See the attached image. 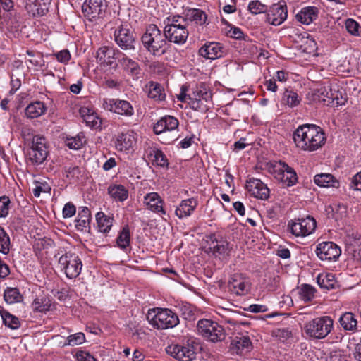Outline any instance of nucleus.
Segmentation results:
<instances>
[{
    "instance_id": "8fccbe9b",
    "label": "nucleus",
    "mask_w": 361,
    "mask_h": 361,
    "mask_svg": "<svg viewBox=\"0 0 361 361\" xmlns=\"http://www.w3.org/2000/svg\"><path fill=\"white\" fill-rule=\"evenodd\" d=\"M84 135L78 134L75 137H67L66 140V145L71 149H79L85 143Z\"/></svg>"
},
{
    "instance_id": "6e6552de",
    "label": "nucleus",
    "mask_w": 361,
    "mask_h": 361,
    "mask_svg": "<svg viewBox=\"0 0 361 361\" xmlns=\"http://www.w3.org/2000/svg\"><path fill=\"white\" fill-rule=\"evenodd\" d=\"M190 106L195 111L204 112L209 109L202 101L208 102L212 99V93L204 83H200L192 89L188 94Z\"/></svg>"
},
{
    "instance_id": "f704fd0d",
    "label": "nucleus",
    "mask_w": 361,
    "mask_h": 361,
    "mask_svg": "<svg viewBox=\"0 0 361 361\" xmlns=\"http://www.w3.org/2000/svg\"><path fill=\"white\" fill-rule=\"evenodd\" d=\"M47 107L42 102L36 101L30 103L25 110V115L29 118H36L43 115Z\"/></svg>"
},
{
    "instance_id": "cd10ccee",
    "label": "nucleus",
    "mask_w": 361,
    "mask_h": 361,
    "mask_svg": "<svg viewBox=\"0 0 361 361\" xmlns=\"http://www.w3.org/2000/svg\"><path fill=\"white\" fill-rule=\"evenodd\" d=\"M338 322L344 331L352 333H355L358 331L357 318L351 312L343 313L338 319Z\"/></svg>"
},
{
    "instance_id": "6e6d98bb",
    "label": "nucleus",
    "mask_w": 361,
    "mask_h": 361,
    "mask_svg": "<svg viewBox=\"0 0 361 361\" xmlns=\"http://www.w3.org/2000/svg\"><path fill=\"white\" fill-rule=\"evenodd\" d=\"M345 25L347 31L351 35H357L359 34L360 25L353 19H347Z\"/></svg>"
},
{
    "instance_id": "f257e3e1",
    "label": "nucleus",
    "mask_w": 361,
    "mask_h": 361,
    "mask_svg": "<svg viewBox=\"0 0 361 361\" xmlns=\"http://www.w3.org/2000/svg\"><path fill=\"white\" fill-rule=\"evenodd\" d=\"M293 139L298 148L307 152L316 151L326 142L323 130L314 124L300 126L294 131Z\"/></svg>"
},
{
    "instance_id": "37998d69",
    "label": "nucleus",
    "mask_w": 361,
    "mask_h": 361,
    "mask_svg": "<svg viewBox=\"0 0 361 361\" xmlns=\"http://www.w3.org/2000/svg\"><path fill=\"white\" fill-rule=\"evenodd\" d=\"M346 100L345 94L340 92L337 87H334L332 93L330 94V99H328V105L342 106L345 104Z\"/></svg>"
},
{
    "instance_id": "72a5a7b5",
    "label": "nucleus",
    "mask_w": 361,
    "mask_h": 361,
    "mask_svg": "<svg viewBox=\"0 0 361 361\" xmlns=\"http://www.w3.org/2000/svg\"><path fill=\"white\" fill-rule=\"evenodd\" d=\"M90 211L86 207H80L75 219V228L77 230L82 231L89 227L90 221Z\"/></svg>"
},
{
    "instance_id": "052dcab7",
    "label": "nucleus",
    "mask_w": 361,
    "mask_h": 361,
    "mask_svg": "<svg viewBox=\"0 0 361 361\" xmlns=\"http://www.w3.org/2000/svg\"><path fill=\"white\" fill-rule=\"evenodd\" d=\"M184 19V16L181 17L180 16H173L170 18H167V23L165 26H175V25H187V23L183 21Z\"/></svg>"
},
{
    "instance_id": "5701e85b",
    "label": "nucleus",
    "mask_w": 361,
    "mask_h": 361,
    "mask_svg": "<svg viewBox=\"0 0 361 361\" xmlns=\"http://www.w3.org/2000/svg\"><path fill=\"white\" fill-rule=\"evenodd\" d=\"M106 103L109 106V110L116 114L125 116H131L134 114L132 105L126 100L109 99V103Z\"/></svg>"
},
{
    "instance_id": "1a4fd4ad",
    "label": "nucleus",
    "mask_w": 361,
    "mask_h": 361,
    "mask_svg": "<svg viewBox=\"0 0 361 361\" xmlns=\"http://www.w3.org/2000/svg\"><path fill=\"white\" fill-rule=\"evenodd\" d=\"M48 154L46 139L41 135H35L32 146L27 149V157L32 164L44 162Z\"/></svg>"
},
{
    "instance_id": "a211bd4d",
    "label": "nucleus",
    "mask_w": 361,
    "mask_h": 361,
    "mask_svg": "<svg viewBox=\"0 0 361 361\" xmlns=\"http://www.w3.org/2000/svg\"><path fill=\"white\" fill-rule=\"evenodd\" d=\"M280 169L276 178L282 183L284 187L294 185L298 181L297 173L295 170L283 161H279Z\"/></svg>"
},
{
    "instance_id": "aec40b11",
    "label": "nucleus",
    "mask_w": 361,
    "mask_h": 361,
    "mask_svg": "<svg viewBox=\"0 0 361 361\" xmlns=\"http://www.w3.org/2000/svg\"><path fill=\"white\" fill-rule=\"evenodd\" d=\"M200 56L210 60H214L224 55L223 46L216 42H207L202 46L198 51Z\"/></svg>"
},
{
    "instance_id": "2eb2a0df",
    "label": "nucleus",
    "mask_w": 361,
    "mask_h": 361,
    "mask_svg": "<svg viewBox=\"0 0 361 361\" xmlns=\"http://www.w3.org/2000/svg\"><path fill=\"white\" fill-rule=\"evenodd\" d=\"M106 8L104 0H85L82 6V11L85 16L92 20L101 17Z\"/></svg>"
},
{
    "instance_id": "bf43d9fd",
    "label": "nucleus",
    "mask_w": 361,
    "mask_h": 361,
    "mask_svg": "<svg viewBox=\"0 0 361 361\" xmlns=\"http://www.w3.org/2000/svg\"><path fill=\"white\" fill-rule=\"evenodd\" d=\"M75 357L78 361H97V359L87 351H78L75 355Z\"/></svg>"
},
{
    "instance_id": "bb28decb",
    "label": "nucleus",
    "mask_w": 361,
    "mask_h": 361,
    "mask_svg": "<svg viewBox=\"0 0 361 361\" xmlns=\"http://www.w3.org/2000/svg\"><path fill=\"white\" fill-rule=\"evenodd\" d=\"M135 133L128 130L120 133L116 141V147L119 151H126L132 148L136 142Z\"/></svg>"
},
{
    "instance_id": "9b49d317",
    "label": "nucleus",
    "mask_w": 361,
    "mask_h": 361,
    "mask_svg": "<svg viewBox=\"0 0 361 361\" xmlns=\"http://www.w3.org/2000/svg\"><path fill=\"white\" fill-rule=\"evenodd\" d=\"M114 39L116 44L124 51L135 50L136 37L130 29L123 25L118 26L114 32Z\"/></svg>"
},
{
    "instance_id": "f3484780",
    "label": "nucleus",
    "mask_w": 361,
    "mask_h": 361,
    "mask_svg": "<svg viewBox=\"0 0 361 361\" xmlns=\"http://www.w3.org/2000/svg\"><path fill=\"white\" fill-rule=\"evenodd\" d=\"M228 290L237 295H245L250 290V284L241 274H233L228 283Z\"/></svg>"
},
{
    "instance_id": "4d7b16f0",
    "label": "nucleus",
    "mask_w": 361,
    "mask_h": 361,
    "mask_svg": "<svg viewBox=\"0 0 361 361\" xmlns=\"http://www.w3.org/2000/svg\"><path fill=\"white\" fill-rule=\"evenodd\" d=\"M10 200L6 196L0 197V217H6L8 214Z\"/></svg>"
},
{
    "instance_id": "c756f323",
    "label": "nucleus",
    "mask_w": 361,
    "mask_h": 361,
    "mask_svg": "<svg viewBox=\"0 0 361 361\" xmlns=\"http://www.w3.org/2000/svg\"><path fill=\"white\" fill-rule=\"evenodd\" d=\"M318 17V9L314 6H308L303 8L296 16L295 18L298 21L310 25Z\"/></svg>"
},
{
    "instance_id": "4be33fe9",
    "label": "nucleus",
    "mask_w": 361,
    "mask_h": 361,
    "mask_svg": "<svg viewBox=\"0 0 361 361\" xmlns=\"http://www.w3.org/2000/svg\"><path fill=\"white\" fill-rule=\"evenodd\" d=\"M287 7L286 4H274L267 14V20L274 25H279L287 18Z\"/></svg>"
},
{
    "instance_id": "79ce46f5",
    "label": "nucleus",
    "mask_w": 361,
    "mask_h": 361,
    "mask_svg": "<svg viewBox=\"0 0 361 361\" xmlns=\"http://www.w3.org/2000/svg\"><path fill=\"white\" fill-rule=\"evenodd\" d=\"M51 306L50 300L47 297L37 298L32 304L33 310L37 312L49 311Z\"/></svg>"
},
{
    "instance_id": "338daca9",
    "label": "nucleus",
    "mask_w": 361,
    "mask_h": 361,
    "mask_svg": "<svg viewBox=\"0 0 361 361\" xmlns=\"http://www.w3.org/2000/svg\"><path fill=\"white\" fill-rule=\"evenodd\" d=\"M66 173L68 178H78L80 173V169L78 166H71L67 169Z\"/></svg>"
},
{
    "instance_id": "f03ea898",
    "label": "nucleus",
    "mask_w": 361,
    "mask_h": 361,
    "mask_svg": "<svg viewBox=\"0 0 361 361\" xmlns=\"http://www.w3.org/2000/svg\"><path fill=\"white\" fill-rule=\"evenodd\" d=\"M142 44L153 56L165 54L170 47L164 32H161L155 24L149 25L141 37Z\"/></svg>"
},
{
    "instance_id": "7ed1b4c3",
    "label": "nucleus",
    "mask_w": 361,
    "mask_h": 361,
    "mask_svg": "<svg viewBox=\"0 0 361 361\" xmlns=\"http://www.w3.org/2000/svg\"><path fill=\"white\" fill-rule=\"evenodd\" d=\"M334 329V319L330 316L314 318L304 324L303 331L312 340L325 338Z\"/></svg>"
},
{
    "instance_id": "5fc2aeb1",
    "label": "nucleus",
    "mask_w": 361,
    "mask_h": 361,
    "mask_svg": "<svg viewBox=\"0 0 361 361\" xmlns=\"http://www.w3.org/2000/svg\"><path fill=\"white\" fill-rule=\"evenodd\" d=\"M248 9L252 14L262 13L266 11L267 6L259 1H252L249 3Z\"/></svg>"
},
{
    "instance_id": "774afa93",
    "label": "nucleus",
    "mask_w": 361,
    "mask_h": 361,
    "mask_svg": "<svg viewBox=\"0 0 361 361\" xmlns=\"http://www.w3.org/2000/svg\"><path fill=\"white\" fill-rule=\"evenodd\" d=\"M10 274L8 266L0 259V279L6 278Z\"/></svg>"
},
{
    "instance_id": "a18cd8bd",
    "label": "nucleus",
    "mask_w": 361,
    "mask_h": 361,
    "mask_svg": "<svg viewBox=\"0 0 361 361\" xmlns=\"http://www.w3.org/2000/svg\"><path fill=\"white\" fill-rule=\"evenodd\" d=\"M51 0H35L34 4L35 10L33 16H43L48 11Z\"/></svg>"
},
{
    "instance_id": "58836bf2",
    "label": "nucleus",
    "mask_w": 361,
    "mask_h": 361,
    "mask_svg": "<svg viewBox=\"0 0 361 361\" xmlns=\"http://www.w3.org/2000/svg\"><path fill=\"white\" fill-rule=\"evenodd\" d=\"M4 298L6 303L14 304L22 302L23 296L18 288L8 287L4 290Z\"/></svg>"
},
{
    "instance_id": "a19ab883",
    "label": "nucleus",
    "mask_w": 361,
    "mask_h": 361,
    "mask_svg": "<svg viewBox=\"0 0 361 361\" xmlns=\"http://www.w3.org/2000/svg\"><path fill=\"white\" fill-rule=\"evenodd\" d=\"M317 281L320 288L326 290L334 289L336 286L334 276L331 273L319 274Z\"/></svg>"
},
{
    "instance_id": "864d4df0",
    "label": "nucleus",
    "mask_w": 361,
    "mask_h": 361,
    "mask_svg": "<svg viewBox=\"0 0 361 361\" xmlns=\"http://www.w3.org/2000/svg\"><path fill=\"white\" fill-rule=\"evenodd\" d=\"M85 341V336L82 332H78L68 336L63 344L64 346H75L82 344Z\"/></svg>"
},
{
    "instance_id": "3c124183",
    "label": "nucleus",
    "mask_w": 361,
    "mask_h": 361,
    "mask_svg": "<svg viewBox=\"0 0 361 361\" xmlns=\"http://www.w3.org/2000/svg\"><path fill=\"white\" fill-rule=\"evenodd\" d=\"M334 88L330 85L321 86L317 88L314 95L319 101L324 102L328 105V99H330V94L332 93Z\"/></svg>"
},
{
    "instance_id": "c85d7f7f",
    "label": "nucleus",
    "mask_w": 361,
    "mask_h": 361,
    "mask_svg": "<svg viewBox=\"0 0 361 361\" xmlns=\"http://www.w3.org/2000/svg\"><path fill=\"white\" fill-rule=\"evenodd\" d=\"M184 19L183 21L187 23L188 21L194 22L198 25H204L207 20L206 13L201 9L188 8L183 12Z\"/></svg>"
},
{
    "instance_id": "39448f33",
    "label": "nucleus",
    "mask_w": 361,
    "mask_h": 361,
    "mask_svg": "<svg viewBox=\"0 0 361 361\" xmlns=\"http://www.w3.org/2000/svg\"><path fill=\"white\" fill-rule=\"evenodd\" d=\"M197 329L198 334L205 340L218 343L226 338V333L224 327L217 322L210 319H200L197 322Z\"/></svg>"
},
{
    "instance_id": "e433bc0d",
    "label": "nucleus",
    "mask_w": 361,
    "mask_h": 361,
    "mask_svg": "<svg viewBox=\"0 0 361 361\" xmlns=\"http://www.w3.org/2000/svg\"><path fill=\"white\" fill-rule=\"evenodd\" d=\"M80 114L87 126L90 128H97L100 126V118L90 109L81 108L80 109Z\"/></svg>"
},
{
    "instance_id": "c9c22d12",
    "label": "nucleus",
    "mask_w": 361,
    "mask_h": 361,
    "mask_svg": "<svg viewBox=\"0 0 361 361\" xmlns=\"http://www.w3.org/2000/svg\"><path fill=\"white\" fill-rule=\"evenodd\" d=\"M96 221L98 231L101 233H106L111 228L114 218L106 215L102 212H99L96 214Z\"/></svg>"
},
{
    "instance_id": "2f4dec72",
    "label": "nucleus",
    "mask_w": 361,
    "mask_h": 361,
    "mask_svg": "<svg viewBox=\"0 0 361 361\" xmlns=\"http://www.w3.org/2000/svg\"><path fill=\"white\" fill-rule=\"evenodd\" d=\"M211 243L209 244V249L212 250L214 255H228L229 251L228 242L220 238H216L214 235L210 236Z\"/></svg>"
},
{
    "instance_id": "473e14b6",
    "label": "nucleus",
    "mask_w": 361,
    "mask_h": 361,
    "mask_svg": "<svg viewBox=\"0 0 361 361\" xmlns=\"http://www.w3.org/2000/svg\"><path fill=\"white\" fill-rule=\"evenodd\" d=\"M314 183L323 188H336L340 185L339 181L331 173H319L314 177Z\"/></svg>"
},
{
    "instance_id": "e2e57ef3",
    "label": "nucleus",
    "mask_w": 361,
    "mask_h": 361,
    "mask_svg": "<svg viewBox=\"0 0 361 361\" xmlns=\"http://www.w3.org/2000/svg\"><path fill=\"white\" fill-rule=\"evenodd\" d=\"M247 310L250 312L258 313L266 312L267 307L265 305L253 304L250 305Z\"/></svg>"
},
{
    "instance_id": "69168bd1",
    "label": "nucleus",
    "mask_w": 361,
    "mask_h": 361,
    "mask_svg": "<svg viewBox=\"0 0 361 361\" xmlns=\"http://www.w3.org/2000/svg\"><path fill=\"white\" fill-rule=\"evenodd\" d=\"M276 337L282 339H287L290 337L291 332L287 329H279L275 331Z\"/></svg>"
},
{
    "instance_id": "6ab92c4d",
    "label": "nucleus",
    "mask_w": 361,
    "mask_h": 361,
    "mask_svg": "<svg viewBox=\"0 0 361 361\" xmlns=\"http://www.w3.org/2000/svg\"><path fill=\"white\" fill-rule=\"evenodd\" d=\"M178 120L172 116H165L161 117L154 125L153 130L155 134L164 135L166 133L176 130L178 127Z\"/></svg>"
},
{
    "instance_id": "423d86ee",
    "label": "nucleus",
    "mask_w": 361,
    "mask_h": 361,
    "mask_svg": "<svg viewBox=\"0 0 361 361\" xmlns=\"http://www.w3.org/2000/svg\"><path fill=\"white\" fill-rule=\"evenodd\" d=\"M59 266L68 279H75L82 270V263L80 257L71 251L62 254L58 259Z\"/></svg>"
},
{
    "instance_id": "ddd939ff",
    "label": "nucleus",
    "mask_w": 361,
    "mask_h": 361,
    "mask_svg": "<svg viewBox=\"0 0 361 361\" xmlns=\"http://www.w3.org/2000/svg\"><path fill=\"white\" fill-rule=\"evenodd\" d=\"M341 248L333 242H322L317 245L316 254L321 260H336L341 255Z\"/></svg>"
},
{
    "instance_id": "dca6fc26",
    "label": "nucleus",
    "mask_w": 361,
    "mask_h": 361,
    "mask_svg": "<svg viewBox=\"0 0 361 361\" xmlns=\"http://www.w3.org/2000/svg\"><path fill=\"white\" fill-rule=\"evenodd\" d=\"M245 187L250 194L257 199L266 200L269 197V189L259 179L249 178Z\"/></svg>"
},
{
    "instance_id": "f8f14e48",
    "label": "nucleus",
    "mask_w": 361,
    "mask_h": 361,
    "mask_svg": "<svg viewBox=\"0 0 361 361\" xmlns=\"http://www.w3.org/2000/svg\"><path fill=\"white\" fill-rule=\"evenodd\" d=\"M164 32L167 42H173L176 44H185L188 37L189 32L187 25H175V26H165Z\"/></svg>"
},
{
    "instance_id": "0eeeda50",
    "label": "nucleus",
    "mask_w": 361,
    "mask_h": 361,
    "mask_svg": "<svg viewBox=\"0 0 361 361\" xmlns=\"http://www.w3.org/2000/svg\"><path fill=\"white\" fill-rule=\"evenodd\" d=\"M197 344L193 341H188L183 345L172 344L167 346V354L179 361H192L196 357Z\"/></svg>"
},
{
    "instance_id": "7c9ffc66",
    "label": "nucleus",
    "mask_w": 361,
    "mask_h": 361,
    "mask_svg": "<svg viewBox=\"0 0 361 361\" xmlns=\"http://www.w3.org/2000/svg\"><path fill=\"white\" fill-rule=\"evenodd\" d=\"M145 91L147 93L149 98L156 101H164L166 98V94L162 86L153 81H150L146 84Z\"/></svg>"
},
{
    "instance_id": "ea45409f",
    "label": "nucleus",
    "mask_w": 361,
    "mask_h": 361,
    "mask_svg": "<svg viewBox=\"0 0 361 361\" xmlns=\"http://www.w3.org/2000/svg\"><path fill=\"white\" fill-rule=\"evenodd\" d=\"M0 315L5 326L13 330L20 328V322L17 317L4 310H0Z\"/></svg>"
},
{
    "instance_id": "9d476101",
    "label": "nucleus",
    "mask_w": 361,
    "mask_h": 361,
    "mask_svg": "<svg viewBox=\"0 0 361 361\" xmlns=\"http://www.w3.org/2000/svg\"><path fill=\"white\" fill-rule=\"evenodd\" d=\"M290 233L295 237H305L312 233L317 226L315 219L310 216L291 220L288 224Z\"/></svg>"
},
{
    "instance_id": "4468645a",
    "label": "nucleus",
    "mask_w": 361,
    "mask_h": 361,
    "mask_svg": "<svg viewBox=\"0 0 361 361\" xmlns=\"http://www.w3.org/2000/svg\"><path fill=\"white\" fill-rule=\"evenodd\" d=\"M121 54L118 49L113 47L103 46L97 51V61L104 67L116 66V56L118 54L120 56Z\"/></svg>"
},
{
    "instance_id": "412c9836",
    "label": "nucleus",
    "mask_w": 361,
    "mask_h": 361,
    "mask_svg": "<svg viewBox=\"0 0 361 361\" xmlns=\"http://www.w3.org/2000/svg\"><path fill=\"white\" fill-rule=\"evenodd\" d=\"M118 62L122 70L128 75L133 78H138V75L141 73V67L136 61L128 57L124 53H121Z\"/></svg>"
},
{
    "instance_id": "603ef678",
    "label": "nucleus",
    "mask_w": 361,
    "mask_h": 361,
    "mask_svg": "<svg viewBox=\"0 0 361 361\" xmlns=\"http://www.w3.org/2000/svg\"><path fill=\"white\" fill-rule=\"evenodd\" d=\"M11 241L6 231L0 226V252L6 255L10 251Z\"/></svg>"
},
{
    "instance_id": "de8ad7c7",
    "label": "nucleus",
    "mask_w": 361,
    "mask_h": 361,
    "mask_svg": "<svg viewBox=\"0 0 361 361\" xmlns=\"http://www.w3.org/2000/svg\"><path fill=\"white\" fill-rule=\"evenodd\" d=\"M231 348L237 350L248 348L251 345V341L248 336H235L231 343Z\"/></svg>"
},
{
    "instance_id": "4c0bfd02",
    "label": "nucleus",
    "mask_w": 361,
    "mask_h": 361,
    "mask_svg": "<svg viewBox=\"0 0 361 361\" xmlns=\"http://www.w3.org/2000/svg\"><path fill=\"white\" fill-rule=\"evenodd\" d=\"M108 193L114 200L123 202L128 198V192L122 185H110L108 188Z\"/></svg>"
},
{
    "instance_id": "0e129e2a",
    "label": "nucleus",
    "mask_w": 361,
    "mask_h": 361,
    "mask_svg": "<svg viewBox=\"0 0 361 361\" xmlns=\"http://www.w3.org/2000/svg\"><path fill=\"white\" fill-rule=\"evenodd\" d=\"M351 183L354 190L361 191V171L353 176Z\"/></svg>"
},
{
    "instance_id": "09e8293b",
    "label": "nucleus",
    "mask_w": 361,
    "mask_h": 361,
    "mask_svg": "<svg viewBox=\"0 0 361 361\" xmlns=\"http://www.w3.org/2000/svg\"><path fill=\"white\" fill-rule=\"evenodd\" d=\"M130 239L129 228L128 226H124L117 238L116 242L118 246L122 250L126 249V247L129 246Z\"/></svg>"
},
{
    "instance_id": "680f3d73",
    "label": "nucleus",
    "mask_w": 361,
    "mask_h": 361,
    "mask_svg": "<svg viewBox=\"0 0 361 361\" xmlns=\"http://www.w3.org/2000/svg\"><path fill=\"white\" fill-rule=\"evenodd\" d=\"M57 60L61 63H67L71 59V54L68 49L61 50L55 54Z\"/></svg>"
},
{
    "instance_id": "393cba45",
    "label": "nucleus",
    "mask_w": 361,
    "mask_h": 361,
    "mask_svg": "<svg viewBox=\"0 0 361 361\" xmlns=\"http://www.w3.org/2000/svg\"><path fill=\"white\" fill-rule=\"evenodd\" d=\"M145 153L148 160L153 165L160 167H168V159L164 152L159 149L154 147H148L145 149Z\"/></svg>"
},
{
    "instance_id": "b1692460",
    "label": "nucleus",
    "mask_w": 361,
    "mask_h": 361,
    "mask_svg": "<svg viewBox=\"0 0 361 361\" xmlns=\"http://www.w3.org/2000/svg\"><path fill=\"white\" fill-rule=\"evenodd\" d=\"M197 205L198 201L194 197L183 200L180 202L179 205L177 206L175 214L179 219L187 218L192 215Z\"/></svg>"
},
{
    "instance_id": "13d9d810",
    "label": "nucleus",
    "mask_w": 361,
    "mask_h": 361,
    "mask_svg": "<svg viewBox=\"0 0 361 361\" xmlns=\"http://www.w3.org/2000/svg\"><path fill=\"white\" fill-rule=\"evenodd\" d=\"M75 212L76 208L75 205L71 202H68L63 209V216L64 218H70L75 215Z\"/></svg>"
},
{
    "instance_id": "20e7f679",
    "label": "nucleus",
    "mask_w": 361,
    "mask_h": 361,
    "mask_svg": "<svg viewBox=\"0 0 361 361\" xmlns=\"http://www.w3.org/2000/svg\"><path fill=\"white\" fill-rule=\"evenodd\" d=\"M147 319L154 328L166 329L173 328L179 324V318L176 313L170 309L154 308L149 309Z\"/></svg>"
},
{
    "instance_id": "c03bdc74",
    "label": "nucleus",
    "mask_w": 361,
    "mask_h": 361,
    "mask_svg": "<svg viewBox=\"0 0 361 361\" xmlns=\"http://www.w3.org/2000/svg\"><path fill=\"white\" fill-rule=\"evenodd\" d=\"M315 288L309 284H302L299 290L300 298L305 302L311 301L315 295Z\"/></svg>"
},
{
    "instance_id": "a878e982",
    "label": "nucleus",
    "mask_w": 361,
    "mask_h": 361,
    "mask_svg": "<svg viewBox=\"0 0 361 361\" xmlns=\"http://www.w3.org/2000/svg\"><path fill=\"white\" fill-rule=\"evenodd\" d=\"M144 200L149 209L161 215L166 214V211L163 207L164 201L158 193H148L145 196Z\"/></svg>"
},
{
    "instance_id": "49530a36",
    "label": "nucleus",
    "mask_w": 361,
    "mask_h": 361,
    "mask_svg": "<svg viewBox=\"0 0 361 361\" xmlns=\"http://www.w3.org/2000/svg\"><path fill=\"white\" fill-rule=\"evenodd\" d=\"M300 98L298 94L292 91L286 90L283 95V102H285L288 106L294 107L298 106L300 102Z\"/></svg>"
}]
</instances>
